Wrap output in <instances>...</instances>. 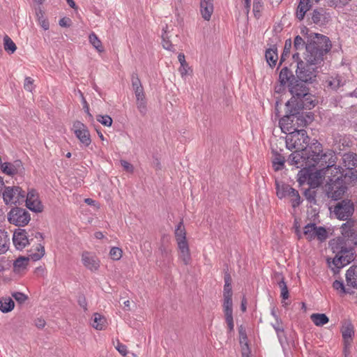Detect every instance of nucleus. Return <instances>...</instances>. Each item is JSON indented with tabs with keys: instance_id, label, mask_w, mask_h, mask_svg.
Wrapping results in <instances>:
<instances>
[{
	"instance_id": "37",
	"label": "nucleus",
	"mask_w": 357,
	"mask_h": 357,
	"mask_svg": "<svg viewBox=\"0 0 357 357\" xmlns=\"http://www.w3.org/2000/svg\"><path fill=\"white\" fill-rule=\"evenodd\" d=\"M9 243L7 232L0 229V255L4 254L8 250Z\"/></svg>"
},
{
	"instance_id": "26",
	"label": "nucleus",
	"mask_w": 357,
	"mask_h": 357,
	"mask_svg": "<svg viewBox=\"0 0 357 357\" xmlns=\"http://www.w3.org/2000/svg\"><path fill=\"white\" fill-rule=\"evenodd\" d=\"M279 80L282 85L289 83V86L291 85V82H294L295 81V77L292 72L287 67H284L280 73Z\"/></svg>"
},
{
	"instance_id": "64",
	"label": "nucleus",
	"mask_w": 357,
	"mask_h": 357,
	"mask_svg": "<svg viewBox=\"0 0 357 357\" xmlns=\"http://www.w3.org/2000/svg\"><path fill=\"white\" fill-rule=\"evenodd\" d=\"M223 296H232L231 284H225Z\"/></svg>"
},
{
	"instance_id": "11",
	"label": "nucleus",
	"mask_w": 357,
	"mask_h": 357,
	"mask_svg": "<svg viewBox=\"0 0 357 357\" xmlns=\"http://www.w3.org/2000/svg\"><path fill=\"white\" fill-rule=\"evenodd\" d=\"M45 255V248L44 246L39 244V247H37V252H32L30 251V254L29 255V257H20L17 258L13 264L14 268L15 270L20 271L21 269L25 268L29 258L33 261H38L40 259L43 255Z\"/></svg>"
},
{
	"instance_id": "52",
	"label": "nucleus",
	"mask_w": 357,
	"mask_h": 357,
	"mask_svg": "<svg viewBox=\"0 0 357 357\" xmlns=\"http://www.w3.org/2000/svg\"><path fill=\"white\" fill-rule=\"evenodd\" d=\"M232 296H224L223 309L224 312H233Z\"/></svg>"
},
{
	"instance_id": "10",
	"label": "nucleus",
	"mask_w": 357,
	"mask_h": 357,
	"mask_svg": "<svg viewBox=\"0 0 357 357\" xmlns=\"http://www.w3.org/2000/svg\"><path fill=\"white\" fill-rule=\"evenodd\" d=\"M354 211L353 202L349 199H344L338 202L334 208V213L340 220H347Z\"/></svg>"
},
{
	"instance_id": "31",
	"label": "nucleus",
	"mask_w": 357,
	"mask_h": 357,
	"mask_svg": "<svg viewBox=\"0 0 357 357\" xmlns=\"http://www.w3.org/2000/svg\"><path fill=\"white\" fill-rule=\"evenodd\" d=\"M91 326L97 330H103L107 326L105 317L98 313H94Z\"/></svg>"
},
{
	"instance_id": "40",
	"label": "nucleus",
	"mask_w": 357,
	"mask_h": 357,
	"mask_svg": "<svg viewBox=\"0 0 357 357\" xmlns=\"http://www.w3.org/2000/svg\"><path fill=\"white\" fill-rule=\"evenodd\" d=\"M307 43L305 40L302 39V36H296L294 38V49L297 51L303 50L304 49L305 50V52H304L303 56H306V54H307Z\"/></svg>"
},
{
	"instance_id": "29",
	"label": "nucleus",
	"mask_w": 357,
	"mask_h": 357,
	"mask_svg": "<svg viewBox=\"0 0 357 357\" xmlns=\"http://www.w3.org/2000/svg\"><path fill=\"white\" fill-rule=\"evenodd\" d=\"M167 26L162 28V33L161 35L162 38V47L169 51L175 52L174 46L172 45L171 40H169L171 35H169V31L167 30Z\"/></svg>"
},
{
	"instance_id": "47",
	"label": "nucleus",
	"mask_w": 357,
	"mask_h": 357,
	"mask_svg": "<svg viewBox=\"0 0 357 357\" xmlns=\"http://www.w3.org/2000/svg\"><path fill=\"white\" fill-rule=\"evenodd\" d=\"M289 197H291V204L294 208H296L300 205L301 197L299 195L298 192L296 190H292L291 193Z\"/></svg>"
},
{
	"instance_id": "16",
	"label": "nucleus",
	"mask_w": 357,
	"mask_h": 357,
	"mask_svg": "<svg viewBox=\"0 0 357 357\" xmlns=\"http://www.w3.org/2000/svg\"><path fill=\"white\" fill-rule=\"evenodd\" d=\"M83 265L92 272L98 271L100 267V260L95 254L84 251L82 254Z\"/></svg>"
},
{
	"instance_id": "63",
	"label": "nucleus",
	"mask_w": 357,
	"mask_h": 357,
	"mask_svg": "<svg viewBox=\"0 0 357 357\" xmlns=\"http://www.w3.org/2000/svg\"><path fill=\"white\" fill-rule=\"evenodd\" d=\"M133 90L135 91V96H136V100H139V99L141 100V99L145 98L143 87L141 88V89H133Z\"/></svg>"
},
{
	"instance_id": "44",
	"label": "nucleus",
	"mask_w": 357,
	"mask_h": 357,
	"mask_svg": "<svg viewBox=\"0 0 357 357\" xmlns=\"http://www.w3.org/2000/svg\"><path fill=\"white\" fill-rule=\"evenodd\" d=\"M291 48V39H287L285 41L283 52L280 57V66L289 56Z\"/></svg>"
},
{
	"instance_id": "38",
	"label": "nucleus",
	"mask_w": 357,
	"mask_h": 357,
	"mask_svg": "<svg viewBox=\"0 0 357 357\" xmlns=\"http://www.w3.org/2000/svg\"><path fill=\"white\" fill-rule=\"evenodd\" d=\"M314 236H316L320 241H324L328 237V231L324 227H316L314 223Z\"/></svg>"
},
{
	"instance_id": "23",
	"label": "nucleus",
	"mask_w": 357,
	"mask_h": 357,
	"mask_svg": "<svg viewBox=\"0 0 357 357\" xmlns=\"http://www.w3.org/2000/svg\"><path fill=\"white\" fill-rule=\"evenodd\" d=\"M274 278L280 289V296L283 300L288 299L289 296V290L283 275L280 273H275L274 274Z\"/></svg>"
},
{
	"instance_id": "42",
	"label": "nucleus",
	"mask_w": 357,
	"mask_h": 357,
	"mask_svg": "<svg viewBox=\"0 0 357 357\" xmlns=\"http://www.w3.org/2000/svg\"><path fill=\"white\" fill-rule=\"evenodd\" d=\"M326 87L330 88L333 90H337L341 86L344 85L341 79L339 77L332 78L330 80H326Z\"/></svg>"
},
{
	"instance_id": "48",
	"label": "nucleus",
	"mask_w": 357,
	"mask_h": 357,
	"mask_svg": "<svg viewBox=\"0 0 357 357\" xmlns=\"http://www.w3.org/2000/svg\"><path fill=\"white\" fill-rule=\"evenodd\" d=\"M96 120L105 126L109 127L112 124V119L109 115H97Z\"/></svg>"
},
{
	"instance_id": "18",
	"label": "nucleus",
	"mask_w": 357,
	"mask_h": 357,
	"mask_svg": "<svg viewBox=\"0 0 357 357\" xmlns=\"http://www.w3.org/2000/svg\"><path fill=\"white\" fill-rule=\"evenodd\" d=\"M341 332L344 340V349L346 350L351 346L352 337L354 335L353 325L349 322L345 323L342 327Z\"/></svg>"
},
{
	"instance_id": "32",
	"label": "nucleus",
	"mask_w": 357,
	"mask_h": 357,
	"mask_svg": "<svg viewBox=\"0 0 357 357\" xmlns=\"http://www.w3.org/2000/svg\"><path fill=\"white\" fill-rule=\"evenodd\" d=\"M15 307V303L10 297L0 298V310L3 313L11 312Z\"/></svg>"
},
{
	"instance_id": "53",
	"label": "nucleus",
	"mask_w": 357,
	"mask_h": 357,
	"mask_svg": "<svg viewBox=\"0 0 357 357\" xmlns=\"http://www.w3.org/2000/svg\"><path fill=\"white\" fill-rule=\"evenodd\" d=\"M11 295L12 297H13L14 299L20 304L24 303L28 298L26 295L19 291L13 292Z\"/></svg>"
},
{
	"instance_id": "35",
	"label": "nucleus",
	"mask_w": 357,
	"mask_h": 357,
	"mask_svg": "<svg viewBox=\"0 0 357 357\" xmlns=\"http://www.w3.org/2000/svg\"><path fill=\"white\" fill-rule=\"evenodd\" d=\"M274 157L272 160L273 167L275 172L282 169L284 167L285 159L283 155L277 151H273Z\"/></svg>"
},
{
	"instance_id": "57",
	"label": "nucleus",
	"mask_w": 357,
	"mask_h": 357,
	"mask_svg": "<svg viewBox=\"0 0 357 357\" xmlns=\"http://www.w3.org/2000/svg\"><path fill=\"white\" fill-rule=\"evenodd\" d=\"M116 350L123 356H126L128 354L127 347L121 343L119 340H117V344L115 346Z\"/></svg>"
},
{
	"instance_id": "27",
	"label": "nucleus",
	"mask_w": 357,
	"mask_h": 357,
	"mask_svg": "<svg viewBox=\"0 0 357 357\" xmlns=\"http://www.w3.org/2000/svg\"><path fill=\"white\" fill-rule=\"evenodd\" d=\"M265 57L267 63L271 68H273L276 65L278 59V49L275 45L266 50Z\"/></svg>"
},
{
	"instance_id": "9",
	"label": "nucleus",
	"mask_w": 357,
	"mask_h": 357,
	"mask_svg": "<svg viewBox=\"0 0 357 357\" xmlns=\"http://www.w3.org/2000/svg\"><path fill=\"white\" fill-rule=\"evenodd\" d=\"M8 220L10 224L18 227H24L31 220L30 213L24 208L15 207L8 213Z\"/></svg>"
},
{
	"instance_id": "41",
	"label": "nucleus",
	"mask_w": 357,
	"mask_h": 357,
	"mask_svg": "<svg viewBox=\"0 0 357 357\" xmlns=\"http://www.w3.org/2000/svg\"><path fill=\"white\" fill-rule=\"evenodd\" d=\"M36 17L41 27L45 31L49 29V22L45 19L44 12L40 8L36 10Z\"/></svg>"
},
{
	"instance_id": "46",
	"label": "nucleus",
	"mask_w": 357,
	"mask_h": 357,
	"mask_svg": "<svg viewBox=\"0 0 357 357\" xmlns=\"http://www.w3.org/2000/svg\"><path fill=\"white\" fill-rule=\"evenodd\" d=\"M2 172L9 176L16 174V171L14 169V166L10 162H4L1 165Z\"/></svg>"
},
{
	"instance_id": "34",
	"label": "nucleus",
	"mask_w": 357,
	"mask_h": 357,
	"mask_svg": "<svg viewBox=\"0 0 357 357\" xmlns=\"http://www.w3.org/2000/svg\"><path fill=\"white\" fill-rule=\"evenodd\" d=\"M343 162L347 169H353L357 166V155L353 153H345L343 155Z\"/></svg>"
},
{
	"instance_id": "49",
	"label": "nucleus",
	"mask_w": 357,
	"mask_h": 357,
	"mask_svg": "<svg viewBox=\"0 0 357 357\" xmlns=\"http://www.w3.org/2000/svg\"><path fill=\"white\" fill-rule=\"evenodd\" d=\"M15 191L17 192V203H18V204H21L26 202L27 192L19 186H16Z\"/></svg>"
},
{
	"instance_id": "2",
	"label": "nucleus",
	"mask_w": 357,
	"mask_h": 357,
	"mask_svg": "<svg viewBox=\"0 0 357 357\" xmlns=\"http://www.w3.org/2000/svg\"><path fill=\"white\" fill-rule=\"evenodd\" d=\"M291 165H296L297 167H302L298 173L297 181L301 187L307 185L304 188L303 194L307 201L312 202V150L311 147H305L296 151L289 156Z\"/></svg>"
},
{
	"instance_id": "15",
	"label": "nucleus",
	"mask_w": 357,
	"mask_h": 357,
	"mask_svg": "<svg viewBox=\"0 0 357 357\" xmlns=\"http://www.w3.org/2000/svg\"><path fill=\"white\" fill-rule=\"evenodd\" d=\"M25 202L26 207L35 213H40L43 210V206L39 200L38 194L34 189H31L27 192Z\"/></svg>"
},
{
	"instance_id": "17",
	"label": "nucleus",
	"mask_w": 357,
	"mask_h": 357,
	"mask_svg": "<svg viewBox=\"0 0 357 357\" xmlns=\"http://www.w3.org/2000/svg\"><path fill=\"white\" fill-rule=\"evenodd\" d=\"M294 119L295 117L286 113L285 115L280 119L279 125L283 132H289L292 134L294 131H297V128H294V126L296 125L294 123Z\"/></svg>"
},
{
	"instance_id": "25",
	"label": "nucleus",
	"mask_w": 357,
	"mask_h": 357,
	"mask_svg": "<svg viewBox=\"0 0 357 357\" xmlns=\"http://www.w3.org/2000/svg\"><path fill=\"white\" fill-rule=\"evenodd\" d=\"M271 326L275 329L278 340L280 343L282 345L284 343L287 342V337L284 334V326L282 322L281 319L277 318L274 323H271Z\"/></svg>"
},
{
	"instance_id": "13",
	"label": "nucleus",
	"mask_w": 357,
	"mask_h": 357,
	"mask_svg": "<svg viewBox=\"0 0 357 357\" xmlns=\"http://www.w3.org/2000/svg\"><path fill=\"white\" fill-rule=\"evenodd\" d=\"M310 105H309V103L303 101V100H298L296 98H291L285 104V113L296 117L301 113V111L303 109L309 107L310 109Z\"/></svg>"
},
{
	"instance_id": "5",
	"label": "nucleus",
	"mask_w": 357,
	"mask_h": 357,
	"mask_svg": "<svg viewBox=\"0 0 357 357\" xmlns=\"http://www.w3.org/2000/svg\"><path fill=\"white\" fill-rule=\"evenodd\" d=\"M332 47L329 38L326 36L314 33V73L316 70L324 64V56L329 52ZM317 75L314 74V82H316Z\"/></svg>"
},
{
	"instance_id": "12",
	"label": "nucleus",
	"mask_w": 357,
	"mask_h": 357,
	"mask_svg": "<svg viewBox=\"0 0 357 357\" xmlns=\"http://www.w3.org/2000/svg\"><path fill=\"white\" fill-rule=\"evenodd\" d=\"M32 236L33 234L28 235L26 229L20 228L15 229L13 236V242L16 249L19 250L24 249L33 241Z\"/></svg>"
},
{
	"instance_id": "8",
	"label": "nucleus",
	"mask_w": 357,
	"mask_h": 357,
	"mask_svg": "<svg viewBox=\"0 0 357 357\" xmlns=\"http://www.w3.org/2000/svg\"><path fill=\"white\" fill-rule=\"evenodd\" d=\"M307 82H302L300 79L295 80L294 82H291V85L289 86V91L292 94V98L298 100H303V101L309 103V105H312V96L309 92L310 89L307 87Z\"/></svg>"
},
{
	"instance_id": "14",
	"label": "nucleus",
	"mask_w": 357,
	"mask_h": 357,
	"mask_svg": "<svg viewBox=\"0 0 357 357\" xmlns=\"http://www.w3.org/2000/svg\"><path fill=\"white\" fill-rule=\"evenodd\" d=\"M73 130L75 136L85 146L91 143V135L87 127L81 121H77L73 125Z\"/></svg>"
},
{
	"instance_id": "51",
	"label": "nucleus",
	"mask_w": 357,
	"mask_h": 357,
	"mask_svg": "<svg viewBox=\"0 0 357 357\" xmlns=\"http://www.w3.org/2000/svg\"><path fill=\"white\" fill-rule=\"evenodd\" d=\"M303 235L309 241H311L312 240V222H310L307 223L305 227L303 232Z\"/></svg>"
},
{
	"instance_id": "19",
	"label": "nucleus",
	"mask_w": 357,
	"mask_h": 357,
	"mask_svg": "<svg viewBox=\"0 0 357 357\" xmlns=\"http://www.w3.org/2000/svg\"><path fill=\"white\" fill-rule=\"evenodd\" d=\"M213 9V0H200V12L205 20L211 19Z\"/></svg>"
},
{
	"instance_id": "59",
	"label": "nucleus",
	"mask_w": 357,
	"mask_h": 357,
	"mask_svg": "<svg viewBox=\"0 0 357 357\" xmlns=\"http://www.w3.org/2000/svg\"><path fill=\"white\" fill-rule=\"evenodd\" d=\"M333 287L336 290H340L343 293H348L349 291L346 290L344 284L342 282L339 280H335L333 283Z\"/></svg>"
},
{
	"instance_id": "7",
	"label": "nucleus",
	"mask_w": 357,
	"mask_h": 357,
	"mask_svg": "<svg viewBox=\"0 0 357 357\" xmlns=\"http://www.w3.org/2000/svg\"><path fill=\"white\" fill-rule=\"evenodd\" d=\"M303 59L305 61H298L296 73L298 79L309 82L312 79V54H307Z\"/></svg>"
},
{
	"instance_id": "58",
	"label": "nucleus",
	"mask_w": 357,
	"mask_h": 357,
	"mask_svg": "<svg viewBox=\"0 0 357 357\" xmlns=\"http://www.w3.org/2000/svg\"><path fill=\"white\" fill-rule=\"evenodd\" d=\"M33 79L32 78H31L30 77H26L24 79V89L28 91H30V92L32 91V90L33 89Z\"/></svg>"
},
{
	"instance_id": "6",
	"label": "nucleus",
	"mask_w": 357,
	"mask_h": 357,
	"mask_svg": "<svg viewBox=\"0 0 357 357\" xmlns=\"http://www.w3.org/2000/svg\"><path fill=\"white\" fill-rule=\"evenodd\" d=\"M174 234L178 244V248L181 252V258L183 263L187 265L190 263L191 258L183 220H181L176 226Z\"/></svg>"
},
{
	"instance_id": "62",
	"label": "nucleus",
	"mask_w": 357,
	"mask_h": 357,
	"mask_svg": "<svg viewBox=\"0 0 357 357\" xmlns=\"http://www.w3.org/2000/svg\"><path fill=\"white\" fill-rule=\"evenodd\" d=\"M77 302L80 307L84 308L85 310L87 309L86 308L87 303H86V298L84 295H79L78 296Z\"/></svg>"
},
{
	"instance_id": "33",
	"label": "nucleus",
	"mask_w": 357,
	"mask_h": 357,
	"mask_svg": "<svg viewBox=\"0 0 357 357\" xmlns=\"http://www.w3.org/2000/svg\"><path fill=\"white\" fill-rule=\"evenodd\" d=\"M238 333L240 344H241L242 347V356H244L245 354V351H247L248 352L249 351V347L248 343V337L245 328L242 325H241L238 327Z\"/></svg>"
},
{
	"instance_id": "55",
	"label": "nucleus",
	"mask_w": 357,
	"mask_h": 357,
	"mask_svg": "<svg viewBox=\"0 0 357 357\" xmlns=\"http://www.w3.org/2000/svg\"><path fill=\"white\" fill-rule=\"evenodd\" d=\"M137 107L139 112L144 115L146 112V102L145 98L139 100H137Z\"/></svg>"
},
{
	"instance_id": "3",
	"label": "nucleus",
	"mask_w": 357,
	"mask_h": 357,
	"mask_svg": "<svg viewBox=\"0 0 357 357\" xmlns=\"http://www.w3.org/2000/svg\"><path fill=\"white\" fill-rule=\"evenodd\" d=\"M336 156L332 151H327L323 153L321 145L318 142H314V189L318 188L322 183V177H326L329 174L338 172L337 168L335 166Z\"/></svg>"
},
{
	"instance_id": "36",
	"label": "nucleus",
	"mask_w": 357,
	"mask_h": 357,
	"mask_svg": "<svg viewBox=\"0 0 357 357\" xmlns=\"http://www.w3.org/2000/svg\"><path fill=\"white\" fill-rule=\"evenodd\" d=\"M296 123L298 127H306L312 122V117L308 114H304L303 112L300 113L296 117Z\"/></svg>"
},
{
	"instance_id": "20",
	"label": "nucleus",
	"mask_w": 357,
	"mask_h": 357,
	"mask_svg": "<svg viewBox=\"0 0 357 357\" xmlns=\"http://www.w3.org/2000/svg\"><path fill=\"white\" fill-rule=\"evenodd\" d=\"M16 186H6L3 192V199L6 205L18 204L17 203Z\"/></svg>"
},
{
	"instance_id": "54",
	"label": "nucleus",
	"mask_w": 357,
	"mask_h": 357,
	"mask_svg": "<svg viewBox=\"0 0 357 357\" xmlns=\"http://www.w3.org/2000/svg\"><path fill=\"white\" fill-rule=\"evenodd\" d=\"M109 255L113 260H119L122 257V250L116 247H113L109 252Z\"/></svg>"
},
{
	"instance_id": "24",
	"label": "nucleus",
	"mask_w": 357,
	"mask_h": 357,
	"mask_svg": "<svg viewBox=\"0 0 357 357\" xmlns=\"http://www.w3.org/2000/svg\"><path fill=\"white\" fill-rule=\"evenodd\" d=\"M302 39L307 43V54H312V31L307 26L303 25L301 26V35Z\"/></svg>"
},
{
	"instance_id": "50",
	"label": "nucleus",
	"mask_w": 357,
	"mask_h": 357,
	"mask_svg": "<svg viewBox=\"0 0 357 357\" xmlns=\"http://www.w3.org/2000/svg\"><path fill=\"white\" fill-rule=\"evenodd\" d=\"M263 7L261 0H255L253 3V13L255 18L259 19L261 17V10Z\"/></svg>"
},
{
	"instance_id": "60",
	"label": "nucleus",
	"mask_w": 357,
	"mask_h": 357,
	"mask_svg": "<svg viewBox=\"0 0 357 357\" xmlns=\"http://www.w3.org/2000/svg\"><path fill=\"white\" fill-rule=\"evenodd\" d=\"M121 165L123 169L128 172H132L134 167L133 165L126 160H121Z\"/></svg>"
},
{
	"instance_id": "22",
	"label": "nucleus",
	"mask_w": 357,
	"mask_h": 357,
	"mask_svg": "<svg viewBox=\"0 0 357 357\" xmlns=\"http://www.w3.org/2000/svg\"><path fill=\"white\" fill-rule=\"evenodd\" d=\"M312 7L310 0H300L296 8V18L301 21L304 19L306 13L310 10Z\"/></svg>"
},
{
	"instance_id": "1",
	"label": "nucleus",
	"mask_w": 357,
	"mask_h": 357,
	"mask_svg": "<svg viewBox=\"0 0 357 357\" xmlns=\"http://www.w3.org/2000/svg\"><path fill=\"white\" fill-rule=\"evenodd\" d=\"M342 237H337L329 242V246L335 254L332 261L328 259L329 267L333 272L338 271L354 259L353 245H357V223L349 220L341 226Z\"/></svg>"
},
{
	"instance_id": "45",
	"label": "nucleus",
	"mask_w": 357,
	"mask_h": 357,
	"mask_svg": "<svg viewBox=\"0 0 357 357\" xmlns=\"http://www.w3.org/2000/svg\"><path fill=\"white\" fill-rule=\"evenodd\" d=\"M89 42L98 52L103 51L102 43L96 33H92L89 35Z\"/></svg>"
},
{
	"instance_id": "4",
	"label": "nucleus",
	"mask_w": 357,
	"mask_h": 357,
	"mask_svg": "<svg viewBox=\"0 0 357 357\" xmlns=\"http://www.w3.org/2000/svg\"><path fill=\"white\" fill-rule=\"evenodd\" d=\"M324 181L326 182L323 188L328 198H331L334 200H338L342 197L347 190L346 181L342 179V174H330L326 177H322V183Z\"/></svg>"
},
{
	"instance_id": "28",
	"label": "nucleus",
	"mask_w": 357,
	"mask_h": 357,
	"mask_svg": "<svg viewBox=\"0 0 357 357\" xmlns=\"http://www.w3.org/2000/svg\"><path fill=\"white\" fill-rule=\"evenodd\" d=\"M330 15L324 8L314 10V24H324L328 21Z\"/></svg>"
},
{
	"instance_id": "30",
	"label": "nucleus",
	"mask_w": 357,
	"mask_h": 357,
	"mask_svg": "<svg viewBox=\"0 0 357 357\" xmlns=\"http://www.w3.org/2000/svg\"><path fill=\"white\" fill-rule=\"evenodd\" d=\"M346 281L348 286L357 289V267H350L347 270Z\"/></svg>"
},
{
	"instance_id": "21",
	"label": "nucleus",
	"mask_w": 357,
	"mask_h": 357,
	"mask_svg": "<svg viewBox=\"0 0 357 357\" xmlns=\"http://www.w3.org/2000/svg\"><path fill=\"white\" fill-rule=\"evenodd\" d=\"M275 185L277 197L280 199L286 196H289L291 193V190H294V188L291 187L289 185L280 182L278 180H275Z\"/></svg>"
},
{
	"instance_id": "56",
	"label": "nucleus",
	"mask_w": 357,
	"mask_h": 357,
	"mask_svg": "<svg viewBox=\"0 0 357 357\" xmlns=\"http://www.w3.org/2000/svg\"><path fill=\"white\" fill-rule=\"evenodd\" d=\"M132 89H141L142 88L141 81L138 77V75L136 73H133L132 74Z\"/></svg>"
},
{
	"instance_id": "61",
	"label": "nucleus",
	"mask_w": 357,
	"mask_h": 357,
	"mask_svg": "<svg viewBox=\"0 0 357 357\" xmlns=\"http://www.w3.org/2000/svg\"><path fill=\"white\" fill-rule=\"evenodd\" d=\"M59 24L62 27H69L71 24V20L68 17H63L59 20Z\"/></svg>"
},
{
	"instance_id": "39",
	"label": "nucleus",
	"mask_w": 357,
	"mask_h": 357,
	"mask_svg": "<svg viewBox=\"0 0 357 357\" xmlns=\"http://www.w3.org/2000/svg\"><path fill=\"white\" fill-rule=\"evenodd\" d=\"M3 47L8 54H13L17 50L16 45L7 35L3 37Z\"/></svg>"
},
{
	"instance_id": "43",
	"label": "nucleus",
	"mask_w": 357,
	"mask_h": 357,
	"mask_svg": "<svg viewBox=\"0 0 357 357\" xmlns=\"http://www.w3.org/2000/svg\"><path fill=\"white\" fill-rule=\"evenodd\" d=\"M329 319L325 314L314 313V324L318 326H324Z\"/></svg>"
}]
</instances>
